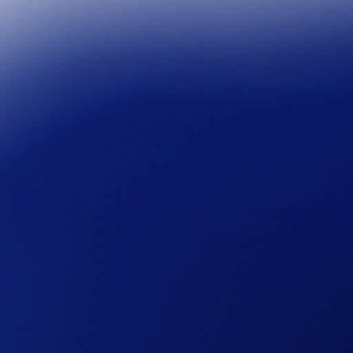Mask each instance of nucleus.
<instances>
[{"label":"nucleus","instance_id":"nucleus-1","mask_svg":"<svg viewBox=\"0 0 353 353\" xmlns=\"http://www.w3.org/2000/svg\"><path fill=\"white\" fill-rule=\"evenodd\" d=\"M21 137L20 135H17V136H13L12 137V141H19V140H21Z\"/></svg>","mask_w":353,"mask_h":353}]
</instances>
